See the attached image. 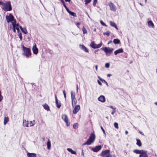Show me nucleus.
Instances as JSON below:
<instances>
[{"mask_svg":"<svg viewBox=\"0 0 157 157\" xmlns=\"http://www.w3.org/2000/svg\"><path fill=\"white\" fill-rule=\"evenodd\" d=\"M22 48L23 52V55L27 58L31 57V52L30 49L25 47L23 45L22 46Z\"/></svg>","mask_w":157,"mask_h":157,"instance_id":"nucleus-1","label":"nucleus"},{"mask_svg":"<svg viewBox=\"0 0 157 157\" xmlns=\"http://www.w3.org/2000/svg\"><path fill=\"white\" fill-rule=\"evenodd\" d=\"M95 136L94 133V132L91 133L90 137L87 141L84 143L83 144V145H90L91 143H93L95 140Z\"/></svg>","mask_w":157,"mask_h":157,"instance_id":"nucleus-2","label":"nucleus"},{"mask_svg":"<svg viewBox=\"0 0 157 157\" xmlns=\"http://www.w3.org/2000/svg\"><path fill=\"white\" fill-rule=\"evenodd\" d=\"M3 9L5 12L12 10V8L10 2L7 1L6 3H4L3 7Z\"/></svg>","mask_w":157,"mask_h":157,"instance_id":"nucleus-3","label":"nucleus"},{"mask_svg":"<svg viewBox=\"0 0 157 157\" xmlns=\"http://www.w3.org/2000/svg\"><path fill=\"white\" fill-rule=\"evenodd\" d=\"M105 52L106 55L109 56L113 52V48H110L109 47H105L101 48Z\"/></svg>","mask_w":157,"mask_h":157,"instance_id":"nucleus-4","label":"nucleus"},{"mask_svg":"<svg viewBox=\"0 0 157 157\" xmlns=\"http://www.w3.org/2000/svg\"><path fill=\"white\" fill-rule=\"evenodd\" d=\"M110 151L109 150H105L102 151L101 153V155L103 157H111L110 154Z\"/></svg>","mask_w":157,"mask_h":157,"instance_id":"nucleus-5","label":"nucleus"},{"mask_svg":"<svg viewBox=\"0 0 157 157\" xmlns=\"http://www.w3.org/2000/svg\"><path fill=\"white\" fill-rule=\"evenodd\" d=\"M62 119L66 123L67 126H68L70 125V123L68 121V119L67 116L66 114H63L62 116Z\"/></svg>","mask_w":157,"mask_h":157,"instance_id":"nucleus-6","label":"nucleus"},{"mask_svg":"<svg viewBox=\"0 0 157 157\" xmlns=\"http://www.w3.org/2000/svg\"><path fill=\"white\" fill-rule=\"evenodd\" d=\"M101 43L98 44H96L95 43L94 41L91 42L90 44V46L94 49L100 48L101 47Z\"/></svg>","mask_w":157,"mask_h":157,"instance_id":"nucleus-7","label":"nucleus"},{"mask_svg":"<svg viewBox=\"0 0 157 157\" xmlns=\"http://www.w3.org/2000/svg\"><path fill=\"white\" fill-rule=\"evenodd\" d=\"M6 18L7 22H12L14 20V17L11 14H10L9 16H6Z\"/></svg>","mask_w":157,"mask_h":157,"instance_id":"nucleus-8","label":"nucleus"},{"mask_svg":"<svg viewBox=\"0 0 157 157\" xmlns=\"http://www.w3.org/2000/svg\"><path fill=\"white\" fill-rule=\"evenodd\" d=\"M108 5L110 7V10L113 11H115L116 10V6L112 2H110Z\"/></svg>","mask_w":157,"mask_h":157,"instance_id":"nucleus-9","label":"nucleus"},{"mask_svg":"<svg viewBox=\"0 0 157 157\" xmlns=\"http://www.w3.org/2000/svg\"><path fill=\"white\" fill-rule=\"evenodd\" d=\"M80 108V106L77 105L74 107L73 111V113L74 114H76L79 110Z\"/></svg>","mask_w":157,"mask_h":157,"instance_id":"nucleus-10","label":"nucleus"},{"mask_svg":"<svg viewBox=\"0 0 157 157\" xmlns=\"http://www.w3.org/2000/svg\"><path fill=\"white\" fill-rule=\"evenodd\" d=\"M102 147L101 145H98L96 146L94 148H92L93 151L95 152H97L100 150L101 148Z\"/></svg>","mask_w":157,"mask_h":157,"instance_id":"nucleus-11","label":"nucleus"},{"mask_svg":"<svg viewBox=\"0 0 157 157\" xmlns=\"http://www.w3.org/2000/svg\"><path fill=\"white\" fill-rule=\"evenodd\" d=\"M66 9L67 11L69 13V14L71 15L72 16H73L74 17H76L77 15L76 13H74V12H72L71 11H70L68 8L67 7L66 8Z\"/></svg>","mask_w":157,"mask_h":157,"instance_id":"nucleus-12","label":"nucleus"},{"mask_svg":"<svg viewBox=\"0 0 157 157\" xmlns=\"http://www.w3.org/2000/svg\"><path fill=\"white\" fill-rule=\"evenodd\" d=\"M32 50L33 51V53L35 55L37 54L38 52V49L36 47V44L33 46L32 48Z\"/></svg>","mask_w":157,"mask_h":157,"instance_id":"nucleus-13","label":"nucleus"},{"mask_svg":"<svg viewBox=\"0 0 157 157\" xmlns=\"http://www.w3.org/2000/svg\"><path fill=\"white\" fill-rule=\"evenodd\" d=\"M98 100L102 102H104L105 101V99L104 96L103 95L100 96L98 98Z\"/></svg>","mask_w":157,"mask_h":157,"instance_id":"nucleus-14","label":"nucleus"},{"mask_svg":"<svg viewBox=\"0 0 157 157\" xmlns=\"http://www.w3.org/2000/svg\"><path fill=\"white\" fill-rule=\"evenodd\" d=\"M143 153H140V154L139 155L140 157H148L147 154L146 153L147 151H145L143 150V151L142 152Z\"/></svg>","mask_w":157,"mask_h":157,"instance_id":"nucleus-15","label":"nucleus"},{"mask_svg":"<svg viewBox=\"0 0 157 157\" xmlns=\"http://www.w3.org/2000/svg\"><path fill=\"white\" fill-rule=\"evenodd\" d=\"M123 52V49L122 48H121L115 51L114 52V54L115 55H117L118 54L122 53Z\"/></svg>","mask_w":157,"mask_h":157,"instance_id":"nucleus-16","label":"nucleus"},{"mask_svg":"<svg viewBox=\"0 0 157 157\" xmlns=\"http://www.w3.org/2000/svg\"><path fill=\"white\" fill-rule=\"evenodd\" d=\"M27 155L28 157H36V154L34 153L28 152Z\"/></svg>","mask_w":157,"mask_h":157,"instance_id":"nucleus-17","label":"nucleus"},{"mask_svg":"<svg viewBox=\"0 0 157 157\" xmlns=\"http://www.w3.org/2000/svg\"><path fill=\"white\" fill-rule=\"evenodd\" d=\"M109 23L111 26L114 27L117 29H118L117 26V25L114 22L112 21H110Z\"/></svg>","mask_w":157,"mask_h":157,"instance_id":"nucleus-18","label":"nucleus"},{"mask_svg":"<svg viewBox=\"0 0 157 157\" xmlns=\"http://www.w3.org/2000/svg\"><path fill=\"white\" fill-rule=\"evenodd\" d=\"M71 103L72 106L74 107V106L77 103V100L76 98L71 99Z\"/></svg>","mask_w":157,"mask_h":157,"instance_id":"nucleus-19","label":"nucleus"},{"mask_svg":"<svg viewBox=\"0 0 157 157\" xmlns=\"http://www.w3.org/2000/svg\"><path fill=\"white\" fill-rule=\"evenodd\" d=\"M23 125L24 126L29 127L28 121H27L25 120H24L23 122Z\"/></svg>","mask_w":157,"mask_h":157,"instance_id":"nucleus-20","label":"nucleus"},{"mask_svg":"<svg viewBox=\"0 0 157 157\" xmlns=\"http://www.w3.org/2000/svg\"><path fill=\"white\" fill-rule=\"evenodd\" d=\"M47 145L48 149L50 150L51 148V141L49 140H48L47 144Z\"/></svg>","mask_w":157,"mask_h":157,"instance_id":"nucleus-21","label":"nucleus"},{"mask_svg":"<svg viewBox=\"0 0 157 157\" xmlns=\"http://www.w3.org/2000/svg\"><path fill=\"white\" fill-rule=\"evenodd\" d=\"M143 151V150H139L138 149H135L133 151V152L137 154L140 153H143V152H141Z\"/></svg>","mask_w":157,"mask_h":157,"instance_id":"nucleus-22","label":"nucleus"},{"mask_svg":"<svg viewBox=\"0 0 157 157\" xmlns=\"http://www.w3.org/2000/svg\"><path fill=\"white\" fill-rule=\"evenodd\" d=\"M147 24L148 26L149 27H153L154 26V24L151 20L149 21H148Z\"/></svg>","mask_w":157,"mask_h":157,"instance_id":"nucleus-23","label":"nucleus"},{"mask_svg":"<svg viewBox=\"0 0 157 157\" xmlns=\"http://www.w3.org/2000/svg\"><path fill=\"white\" fill-rule=\"evenodd\" d=\"M136 144L139 147H141L142 146V143L140 140L139 139H136Z\"/></svg>","mask_w":157,"mask_h":157,"instance_id":"nucleus-24","label":"nucleus"},{"mask_svg":"<svg viewBox=\"0 0 157 157\" xmlns=\"http://www.w3.org/2000/svg\"><path fill=\"white\" fill-rule=\"evenodd\" d=\"M20 28L23 32L25 34L27 33L28 32L27 29L25 28H23L21 26H20Z\"/></svg>","mask_w":157,"mask_h":157,"instance_id":"nucleus-25","label":"nucleus"},{"mask_svg":"<svg viewBox=\"0 0 157 157\" xmlns=\"http://www.w3.org/2000/svg\"><path fill=\"white\" fill-rule=\"evenodd\" d=\"M44 108L46 110L48 111L50 110V108L48 105L46 104H45L43 105Z\"/></svg>","mask_w":157,"mask_h":157,"instance_id":"nucleus-26","label":"nucleus"},{"mask_svg":"<svg viewBox=\"0 0 157 157\" xmlns=\"http://www.w3.org/2000/svg\"><path fill=\"white\" fill-rule=\"evenodd\" d=\"M81 46L82 48L86 52H88L89 50H88L86 48V47L84 46V45H81Z\"/></svg>","mask_w":157,"mask_h":157,"instance_id":"nucleus-27","label":"nucleus"},{"mask_svg":"<svg viewBox=\"0 0 157 157\" xmlns=\"http://www.w3.org/2000/svg\"><path fill=\"white\" fill-rule=\"evenodd\" d=\"M113 42L114 44H119L120 41L119 40L117 39H115L113 40Z\"/></svg>","mask_w":157,"mask_h":157,"instance_id":"nucleus-28","label":"nucleus"},{"mask_svg":"<svg viewBox=\"0 0 157 157\" xmlns=\"http://www.w3.org/2000/svg\"><path fill=\"white\" fill-rule=\"evenodd\" d=\"M67 150L69 152H71L72 154H76V153L75 151L72 150L71 148H67Z\"/></svg>","mask_w":157,"mask_h":157,"instance_id":"nucleus-29","label":"nucleus"},{"mask_svg":"<svg viewBox=\"0 0 157 157\" xmlns=\"http://www.w3.org/2000/svg\"><path fill=\"white\" fill-rule=\"evenodd\" d=\"M9 119L8 117H5L4 119V124L5 125L8 122Z\"/></svg>","mask_w":157,"mask_h":157,"instance_id":"nucleus-30","label":"nucleus"},{"mask_svg":"<svg viewBox=\"0 0 157 157\" xmlns=\"http://www.w3.org/2000/svg\"><path fill=\"white\" fill-rule=\"evenodd\" d=\"M58 101H56V105L58 108H59L61 106V105L60 103L58 102Z\"/></svg>","mask_w":157,"mask_h":157,"instance_id":"nucleus-31","label":"nucleus"},{"mask_svg":"<svg viewBox=\"0 0 157 157\" xmlns=\"http://www.w3.org/2000/svg\"><path fill=\"white\" fill-rule=\"evenodd\" d=\"M35 124V122L34 120L33 121H30L29 123V127L32 126H33Z\"/></svg>","mask_w":157,"mask_h":157,"instance_id":"nucleus-32","label":"nucleus"},{"mask_svg":"<svg viewBox=\"0 0 157 157\" xmlns=\"http://www.w3.org/2000/svg\"><path fill=\"white\" fill-rule=\"evenodd\" d=\"M12 24L13 26V27H16V26H18V24H16V21L15 20H14L12 22Z\"/></svg>","mask_w":157,"mask_h":157,"instance_id":"nucleus-33","label":"nucleus"},{"mask_svg":"<svg viewBox=\"0 0 157 157\" xmlns=\"http://www.w3.org/2000/svg\"><path fill=\"white\" fill-rule=\"evenodd\" d=\"M82 31L83 32V34H86L87 33V31L85 28L83 26L82 28Z\"/></svg>","mask_w":157,"mask_h":157,"instance_id":"nucleus-34","label":"nucleus"},{"mask_svg":"<svg viewBox=\"0 0 157 157\" xmlns=\"http://www.w3.org/2000/svg\"><path fill=\"white\" fill-rule=\"evenodd\" d=\"M18 35L19 36V38L20 39V40H22V33H21V32H20V33L18 32Z\"/></svg>","mask_w":157,"mask_h":157,"instance_id":"nucleus-35","label":"nucleus"},{"mask_svg":"<svg viewBox=\"0 0 157 157\" xmlns=\"http://www.w3.org/2000/svg\"><path fill=\"white\" fill-rule=\"evenodd\" d=\"M103 34L104 35H106L107 36H109L110 34V33L109 31H107L106 32L103 33Z\"/></svg>","mask_w":157,"mask_h":157,"instance_id":"nucleus-36","label":"nucleus"},{"mask_svg":"<svg viewBox=\"0 0 157 157\" xmlns=\"http://www.w3.org/2000/svg\"><path fill=\"white\" fill-rule=\"evenodd\" d=\"M71 99L74 98H75V94H73V92L72 91H71Z\"/></svg>","mask_w":157,"mask_h":157,"instance_id":"nucleus-37","label":"nucleus"},{"mask_svg":"<svg viewBox=\"0 0 157 157\" xmlns=\"http://www.w3.org/2000/svg\"><path fill=\"white\" fill-rule=\"evenodd\" d=\"M114 127L117 128L118 129V124L117 122H114Z\"/></svg>","mask_w":157,"mask_h":157,"instance_id":"nucleus-38","label":"nucleus"},{"mask_svg":"<svg viewBox=\"0 0 157 157\" xmlns=\"http://www.w3.org/2000/svg\"><path fill=\"white\" fill-rule=\"evenodd\" d=\"M91 0H85V4L87 5L91 2Z\"/></svg>","mask_w":157,"mask_h":157,"instance_id":"nucleus-39","label":"nucleus"},{"mask_svg":"<svg viewBox=\"0 0 157 157\" xmlns=\"http://www.w3.org/2000/svg\"><path fill=\"white\" fill-rule=\"evenodd\" d=\"M97 2V0H94L93 2V5L94 6H96V5Z\"/></svg>","mask_w":157,"mask_h":157,"instance_id":"nucleus-40","label":"nucleus"},{"mask_svg":"<svg viewBox=\"0 0 157 157\" xmlns=\"http://www.w3.org/2000/svg\"><path fill=\"white\" fill-rule=\"evenodd\" d=\"M61 2H62V3H63V5L64 6V7L66 8H67V6H66V5H65V2H64V1H63V0H60Z\"/></svg>","mask_w":157,"mask_h":157,"instance_id":"nucleus-41","label":"nucleus"},{"mask_svg":"<svg viewBox=\"0 0 157 157\" xmlns=\"http://www.w3.org/2000/svg\"><path fill=\"white\" fill-rule=\"evenodd\" d=\"M73 128H78V124L77 123H75L73 124Z\"/></svg>","mask_w":157,"mask_h":157,"instance_id":"nucleus-42","label":"nucleus"},{"mask_svg":"<svg viewBox=\"0 0 157 157\" xmlns=\"http://www.w3.org/2000/svg\"><path fill=\"white\" fill-rule=\"evenodd\" d=\"M102 81H104V82L107 84H108L107 82L104 79L102 78H100L99 76L98 77Z\"/></svg>","mask_w":157,"mask_h":157,"instance_id":"nucleus-43","label":"nucleus"},{"mask_svg":"<svg viewBox=\"0 0 157 157\" xmlns=\"http://www.w3.org/2000/svg\"><path fill=\"white\" fill-rule=\"evenodd\" d=\"M109 66H110V65L109 63H105V67L107 68H109Z\"/></svg>","mask_w":157,"mask_h":157,"instance_id":"nucleus-44","label":"nucleus"},{"mask_svg":"<svg viewBox=\"0 0 157 157\" xmlns=\"http://www.w3.org/2000/svg\"><path fill=\"white\" fill-rule=\"evenodd\" d=\"M75 25L78 28H79V25H80V22H77L76 23Z\"/></svg>","mask_w":157,"mask_h":157,"instance_id":"nucleus-45","label":"nucleus"},{"mask_svg":"<svg viewBox=\"0 0 157 157\" xmlns=\"http://www.w3.org/2000/svg\"><path fill=\"white\" fill-rule=\"evenodd\" d=\"M100 23L102 25L106 26V24L105 23H104L102 21H101Z\"/></svg>","mask_w":157,"mask_h":157,"instance_id":"nucleus-46","label":"nucleus"},{"mask_svg":"<svg viewBox=\"0 0 157 157\" xmlns=\"http://www.w3.org/2000/svg\"><path fill=\"white\" fill-rule=\"evenodd\" d=\"M101 129L102 130V131L103 133L104 134H105V131L104 128H103V127L102 126H101Z\"/></svg>","mask_w":157,"mask_h":157,"instance_id":"nucleus-47","label":"nucleus"},{"mask_svg":"<svg viewBox=\"0 0 157 157\" xmlns=\"http://www.w3.org/2000/svg\"><path fill=\"white\" fill-rule=\"evenodd\" d=\"M2 99H3V97L1 95V91H0V101H2Z\"/></svg>","mask_w":157,"mask_h":157,"instance_id":"nucleus-48","label":"nucleus"},{"mask_svg":"<svg viewBox=\"0 0 157 157\" xmlns=\"http://www.w3.org/2000/svg\"><path fill=\"white\" fill-rule=\"evenodd\" d=\"M63 95H64V98H66V93H65V90H63Z\"/></svg>","mask_w":157,"mask_h":157,"instance_id":"nucleus-49","label":"nucleus"},{"mask_svg":"<svg viewBox=\"0 0 157 157\" xmlns=\"http://www.w3.org/2000/svg\"><path fill=\"white\" fill-rule=\"evenodd\" d=\"M98 82L99 85H102V84H101V82L99 80H98Z\"/></svg>","mask_w":157,"mask_h":157,"instance_id":"nucleus-50","label":"nucleus"},{"mask_svg":"<svg viewBox=\"0 0 157 157\" xmlns=\"http://www.w3.org/2000/svg\"><path fill=\"white\" fill-rule=\"evenodd\" d=\"M15 28L16 27H13V32H14V33L16 32Z\"/></svg>","mask_w":157,"mask_h":157,"instance_id":"nucleus-51","label":"nucleus"},{"mask_svg":"<svg viewBox=\"0 0 157 157\" xmlns=\"http://www.w3.org/2000/svg\"><path fill=\"white\" fill-rule=\"evenodd\" d=\"M4 3L2 1H0V5H4Z\"/></svg>","mask_w":157,"mask_h":157,"instance_id":"nucleus-52","label":"nucleus"},{"mask_svg":"<svg viewBox=\"0 0 157 157\" xmlns=\"http://www.w3.org/2000/svg\"><path fill=\"white\" fill-rule=\"evenodd\" d=\"M115 112V110H114L113 111H112L111 113V114L112 115H113Z\"/></svg>","mask_w":157,"mask_h":157,"instance_id":"nucleus-53","label":"nucleus"},{"mask_svg":"<svg viewBox=\"0 0 157 157\" xmlns=\"http://www.w3.org/2000/svg\"><path fill=\"white\" fill-rule=\"evenodd\" d=\"M15 29H16L17 30V31L19 32V31H20V30H19V28H18V27H16V28H15Z\"/></svg>","mask_w":157,"mask_h":157,"instance_id":"nucleus-54","label":"nucleus"},{"mask_svg":"<svg viewBox=\"0 0 157 157\" xmlns=\"http://www.w3.org/2000/svg\"><path fill=\"white\" fill-rule=\"evenodd\" d=\"M55 98L56 101H57V100H58V99L57 98V96H56V95H55Z\"/></svg>","mask_w":157,"mask_h":157,"instance_id":"nucleus-55","label":"nucleus"},{"mask_svg":"<svg viewBox=\"0 0 157 157\" xmlns=\"http://www.w3.org/2000/svg\"><path fill=\"white\" fill-rule=\"evenodd\" d=\"M139 132L141 134V135H144V133L142 132H141L140 131H139Z\"/></svg>","mask_w":157,"mask_h":157,"instance_id":"nucleus-56","label":"nucleus"},{"mask_svg":"<svg viewBox=\"0 0 157 157\" xmlns=\"http://www.w3.org/2000/svg\"><path fill=\"white\" fill-rule=\"evenodd\" d=\"M95 69H96V70L97 71V69H98V65H96L95 66Z\"/></svg>","mask_w":157,"mask_h":157,"instance_id":"nucleus-57","label":"nucleus"},{"mask_svg":"<svg viewBox=\"0 0 157 157\" xmlns=\"http://www.w3.org/2000/svg\"><path fill=\"white\" fill-rule=\"evenodd\" d=\"M112 40H110V41H109V42H108V44H110V43H112Z\"/></svg>","mask_w":157,"mask_h":157,"instance_id":"nucleus-58","label":"nucleus"},{"mask_svg":"<svg viewBox=\"0 0 157 157\" xmlns=\"http://www.w3.org/2000/svg\"><path fill=\"white\" fill-rule=\"evenodd\" d=\"M66 2H70L71 0H65Z\"/></svg>","mask_w":157,"mask_h":157,"instance_id":"nucleus-59","label":"nucleus"},{"mask_svg":"<svg viewBox=\"0 0 157 157\" xmlns=\"http://www.w3.org/2000/svg\"><path fill=\"white\" fill-rule=\"evenodd\" d=\"M128 133V132L127 131H126L125 132V133L126 135H127Z\"/></svg>","mask_w":157,"mask_h":157,"instance_id":"nucleus-60","label":"nucleus"},{"mask_svg":"<svg viewBox=\"0 0 157 157\" xmlns=\"http://www.w3.org/2000/svg\"><path fill=\"white\" fill-rule=\"evenodd\" d=\"M107 75V76H108V77H110V76H111L112 75L110 74H108Z\"/></svg>","mask_w":157,"mask_h":157,"instance_id":"nucleus-61","label":"nucleus"},{"mask_svg":"<svg viewBox=\"0 0 157 157\" xmlns=\"http://www.w3.org/2000/svg\"><path fill=\"white\" fill-rule=\"evenodd\" d=\"M82 155L83 156H84V153H83V150H82Z\"/></svg>","mask_w":157,"mask_h":157,"instance_id":"nucleus-62","label":"nucleus"},{"mask_svg":"<svg viewBox=\"0 0 157 157\" xmlns=\"http://www.w3.org/2000/svg\"><path fill=\"white\" fill-rule=\"evenodd\" d=\"M139 4H140L141 6H143V4H142L141 3H139Z\"/></svg>","mask_w":157,"mask_h":157,"instance_id":"nucleus-63","label":"nucleus"},{"mask_svg":"<svg viewBox=\"0 0 157 157\" xmlns=\"http://www.w3.org/2000/svg\"><path fill=\"white\" fill-rule=\"evenodd\" d=\"M98 50H95V53H96V52H98Z\"/></svg>","mask_w":157,"mask_h":157,"instance_id":"nucleus-64","label":"nucleus"}]
</instances>
